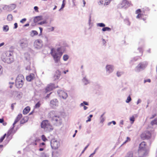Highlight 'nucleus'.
<instances>
[{"label":"nucleus","instance_id":"1","mask_svg":"<svg viewBox=\"0 0 157 157\" xmlns=\"http://www.w3.org/2000/svg\"><path fill=\"white\" fill-rule=\"evenodd\" d=\"M51 53L56 63L59 62L63 53L62 52L61 48H58L56 50L54 48L51 49Z\"/></svg>","mask_w":157,"mask_h":157},{"label":"nucleus","instance_id":"2","mask_svg":"<svg viewBox=\"0 0 157 157\" xmlns=\"http://www.w3.org/2000/svg\"><path fill=\"white\" fill-rule=\"evenodd\" d=\"M1 59L4 62L8 63H12L14 61L13 54L10 51H7L3 53Z\"/></svg>","mask_w":157,"mask_h":157},{"label":"nucleus","instance_id":"3","mask_svg":"<svg viewBox=\"0 0 157 157\" xmlns=\"http://www.w3.org/2000/svg\"><path fill=\"white\" fill-rule=\"evenodd\" d=\"M25 78L23 75H19L17 77L15 80V86L18 88H20L22 87L24 83Z\"/></svg>","mask_w":157,"mask_h":157},{"label":"nucleus","instance_id":"4","mask_svg":"<svg viewBox=\"0 0 157 157\" xmlns=\"http://www.w3.org/2000/svg\"><path fill=\"white\" fill-rule=\"evenodd\" d=\"M41 127L46 131H50L53 129L52 126L48 120H43L41 122Z\"/></svg>","mask_w":157,"mask_h":157},{"label":"nucleus","instance_id":"5","mask_svg":"<svg viewBox=\"0 0 157 157\" xmlns=\"http://www.w3.org/2000/svg\"><path fill=\"white\" fill-rule=\"evenodd\" d=\"M140 137L143 140L150 139L151 137V133L149 131H145L140 134Z\"/></svg>","mask_w":157,"mask_h":157},{"label":"nucleus","instance_id":"6","mask_svg":"<svg viewBox=\"0 0 157 157\" xmlns=\"http://www.w3.org/2000/svg\"><path fill=\"white\" fill-rule=\"evenodd\" d=\"M52 121L54 125L57 126L61 125L62 123V120L59 116H55L53 117L52 119Z\"/></svg>","mask_w":157,"mask_h":157},{"label":"nucleus","instance_id":"7","mask_svg":"<svg viewBox=\"0 0 157 157\" xmlns=\"http://www.w3.org/2000/svg\"><path fill=\"white\" fill-rule=\"evenodd\" d=\"M149 151L147 149H138V157H145L148 154Z\"/></svg>","mask_w":157,"mask_h":157},{"label":"nucleus","instance_id":"8","mask_svg":"<svg viewBox=\"0 0 157 157\" xmlns=\"http://www.w3.org/2000/svg\"><path fill=\"white\" fill-rule=\"evenodd\" d=\"M51 146L53 149H57L59 146V142L56 140H52L51 142Z\"/></svg>","mask_w":157,"mask_h":157},{"label":"nucleus","instance_id":"9","mask_svg":"<svg viewBox=\"0 0 157 157\" xmlns=\"http://www.w3.org/2000/svg\"><path fill=\"white\" fill-rule=\"evenodd\" d=\"M57 92L59 96L65 99L67 96V93L62 90H59Z\"/></svg>","mask_w":157,"mask_h":157},{"label":"nucleus","instance_id":"10","mask_svg":"<svg viewBox=\"0 0 157 157\" xmlns=\"http://www.w3.org/2000/svg\"><path fill=\"white\" fill-rule=\"evenodd\" d=\"M144 13V11H142L140 9L137 10L136 11V13L137 14L136 18H140L142 17L143 16Z\"/></svg>","mask_w":157,"mask_h":157},{"label":"nucleus","instance_id":"11","mask_svg":"<svg viewBox=\"0 0 157 157\" xmlns=\"http://www.w3.org/2000/svg\"><path fill=\"white\" fill-rule=\"evenodd\" d=\"M34 44L36 48H39L42 46V41L40 40H37L35 41Z\"/></svg>","mask_w":157,"mask_h":157},{"label":"nucleus","instance_id":"12","mask_svg":"<svg viewBox=\"0 0 157 157\" xmlns=\"http://www.w3.org/2000/svg\"><path fill=\"white\" fill-rule=\"evenodd\" d=\"M58 101L56 99L52 100L50 101V105L53 108H55V107L58 105Z\"/></svg>","mask_w":157,"mask_h":157},{"label":"nucleus","instance_id":"13","mask_svg":"<svg viewBox=\"0 0 157 157\" xmlns=\"http://www.w3.org/2000/svg\"><path fill=\"white\" fill-rule=\"evenodd\" d=\"M55 88L54 84H50L48 85L45 89L46 93L52 90Z\"/></svg>","mask_w":157,"mask_h":157},{"label":"nucleus","instance_id":"14","mask_svg":"<svg viewBox=\"0 0 157 157\" xmlns=\"http://www.w3.org/2000/svg\"><path fill=\"white\" fill-rule=\"evenodd\" d=\"M146 65V63H140L136 67V71H139L140 69H144Z\"/></svg>","mask_w":157,"mask_h":157},{"label":"nucleus","instance_id":"15","mask_svg":"<svg viewBox=\"0 0 157 157\" xmlns=\"http://www.w3.org/2000/svg\"><path fill=\"white\" fill-rule=\"evenodd\" d=\"M146 143L145 141H143L139 144L138 149H147L146 148Z\"/></svg>","mask_w":157,"mask_h":157},{"label":"nucleus","instance_id":"16","mask_svg":"<svg viewBox=\"0 0 157 157\" xmlns=\"http://www.w3.org/2000/svg\"><path fill=\"white\" fill-rule=\"evenodd\" d=\"M121 7L126 8L129 6L128 2L126 0H124L121 3Z\"/></svg>","mask_w":157,"mask_h":157},{"label":"nucleus","instance_id":"17","mask_svg":"<svg viewBox=\"0 0 157 157\" xmlns=\"http://www.w3.org/2000/svg\"><path fill=\"white\" fill-rule=\"evenodd\" d=\"M61 75V72L59 70H57L55 72L54 78L55 80H57L59 79Z\"/></svg>","mask_w":157,"mask_h":157},{"label":"nucleus","instance_id":"18","mask_svg":"<svg viewBox=\"0 0 157 157\" xmlns=\"http://www.w3.org/2000/svg\"><path fill=\"white\" fill-rule=\"evenodd\" d=\"M35 78V75L33 74H31L26 77V79L28 81H31Z\"/></svg>","mask_w":157,"mask_h":157},{"label":"nucleus","instance_id":"19","mask_svg":"<svg viewBox=\"0 0 157 157\" xmlns=\"http://www.w3.org/2000/svg\"><path fill=\"white\" fill-rule=\"evenodd\" d=\"M106 71L109 73L112 72L113 71V67L110 65H107L106 67Z\"/></svg>","mask_w":157,"mask_h":157},{"label":"nucleus","instance_id":"20","mask_svg":"<svg viewBox=\"0 0 157 157\" xmlns=\"http://www.w3.org/2000/svg\"><path fill=\"white\" fill-rule=\"evenodd\" d=\"M22 115L21 113L19 114L17 116L14 123L13 124V126L17 122H18L20 119L22 117Z\"/></svg>","mask_w":157,"mask_h":157},{"label":"nucleus","instance_id":"21","mask_svg":"<svg viewBox=\"0 0 157 157\" xmlns=\"http://www.w3.org/2000/svg\"><path fill=\"white\" fill-rule=\"evenodd\" d=\"M30 108L29 106H27L23 110V113L24 114H27L30 111Z\"/></svg>","mask_w":157,"mask_h":157},{"label":"nucleus","instance_id":"22","mask_svg":"<svg viewBox=\"0 0 157 157\" xmlns=\"http://www.w3.org/2000/svg\"><path fill=\"white\" fill-rule=\"evenodd\" d=\"M42 16H37L35 17L34 21L35 22H36L38 21L42 20Z\"/></svg>","mask_w":157,"mask_h":157},{"label":"nucleus","instance_id":"23","mask_svg":"<svg viewBox=\"0 0 157 157\" xmlns=\"http://www.w3.org/2000/svg\"><path fill=\"white\" fill-rule=\"evenodd\" d=\"M151 124L152 125L154 124L157 125V117L151 121Z\"/></svg>","mask_w":157,"mask_h":157},{"label":"nucleus","instance_id":"24","mask_svg":"<svg viewBox=\"0 0 157 157\" xmlns=\"http://www.w3.org/2000/svg\"><path fill=\"white\" fill-rule=\"evenodd\" d=\"M41 105L40 102V101H39L34 106V109H37L39 108Z\"/></svg>","mask_w":157,"mask_h":157},{"label":"nucleus","instance_id":"25","mask_svg":"<svg viewBox=\"0 0 157 157\" xmlns=\"http://www.w3.org/2000/svg\"><path fill=\"white\" fill-rule=\"evenodd\" d=\"M38 34L37 32L35 30H32L31 32V35L32 36H33L35 35H37Z\"/></svg>","mask_w":157,"mask_h":157},{"label":"nucleus","instance_id":"26","mask_svg":"<svg viewBox=\"0 0 157 157\" xmlns=\"http://www.w3.org/2000/svg\"><path fill=\"white\" fill-rule=\"evenodd\" d=\"M111 30V29L109 27H104L102 29V31H110Z\"/></svg>","mask_w":157,"mask_h":157},{"label":"nucleus","instance_id":"27","mask_svg":"<svg viewBox=\"0 0 157 157\" xmlns=\"http://www.w3.org/2000/svg\"><path fill=\"white\" fill-rule=\"evenodd\" d=\"M69 56L67 55H64L63 56V59L65 61L67 60Z\"/></svg>","mask_w":157,"mask_h":157},{"label":"nucleus","instance_id":"28","mask_svg":"<svg viewBox=\"0 0 157 157\" xmlns=\"http://www.w3.org/2000/svg\"><path fill=\"white\" fill-rule=\"evenodd\" d=\"M124 73L123 71H118L117 73V76L119 77L121 76L122 74Z\"/></svg>","mask_w":157,"mask_h":157},{"label":"nucleus","instance_id":"29","mask_svg":"<svg viewBox=\"0 0 157 157\" xmlns=\"http://www.w3.org/2000/svg\"><path fill=\"white\" fill-rule=\"evenodd\" d=\"M130 120L131 122V123L132 124L135 121V118L133 116L131 117L130 118Z\"/></svg>","mask_w":157,"mask_h":157},{"label":"nucleus","instance_id":"30","mask_svg":"<svg viewBox=\"0 0 157 157\" xmlns=\"http://www.w3.org/2000/svg\"><path fill=\"white\" fill-rule=\"evenodd\" d=\"M27 117H23L21 121V123L23 124L27 121V120H25V119H27Z\"/></svg>","mask_w":157,"mask_h":157},{"label":"nucleus","instance_id":"31","mask_svg":"<svg viewBox=\"0 0 157 157\" xmlns=\"http://www.w3.org/2000/svg\"><path fill=\"white\" fill-rule=\"evenodd\" d=\"M124 21L125 24L128 25H130V22L129 21L128 19H125L124 20Z\"/></svg>","mask_w":157,"mask_h":157},{"label":"nucleus","instance_id":"32","mask_svg":"<svg viewBox=\"0 0 157 157\" xmlns=\"http://www.w3.org/2000/svg\"><path fill=\"white\" fill-rule=\"evenodd\" d=\"M41 139L42 140L44 141H46L48 140L46 137L44 135H43L41 136Z\"/></svg>","mask_w":157,"mask_h":157},{"label":"nucleus","instance_id":"33","mask_svg":"<svg viewBox=\"0 0 157 157\" xmlns=\"http://www.w3.org/2000/svg\"><path fill=\"white\" fill-rule=\"evenodd\" d=\"M6 134H5L2 136L0 139V143H1L2 142L3 140L5 138L6 136Z\"/></svg>","mask_w":157,"mask_h":157},{"label":"nucleus","instance_id":"34","mask_svg":"<svg viewBox=\"0 0 157 157\" xmlns=\"http://www.w3.org/2000/svg\"><path fill=\"white\" fill-rule=\"evenodd\" d=\"M3 30L6 31H7L9 30V27L7 25H4L3 26Z\"/></svg>","mask_w":157,"mask_h":157},{"label":"nucleus","instance_id":"35","mask_svg":"<svg viewBox=\"0 0 157 157\" xmlns=\"http://www.w3.org/2000/svg\"><path fill=\"white\" fill-rule=\"evenodd\" d=\"M97 25L100 27H104L105 26V25L103 23H99L97 24Z\"/></svg>","mask_w":157,"mask_h":157},{"label":"nucleus","instance_id":"36","mask_svg":"<svg viewBox=\"0 0 157 157\" xmlns=\"http://www.w3.org/2000/svg\"><path fill=\"white\" fill-rule=\"evenodd\" d=\"M131 100V98L130 96H129L127 98V99L126 100V103H129Z\"/></svg>","mask_w":157,"mask_h":157},{"label":"nucleus","instance_id":"37","mask_svg":"<svg viewBox=\"0 0 157 157\" xmlns=\"http://www.w3.org/2000/svg\"><path fill=\"white\" fill-rule=\"evenodd\" d=\"M131 140V139L129 137H127V139L123 143V144H124L128 142H129Z\"/></svg>","mask_w":157,"mask_h":157},{"label":"nucleus","instance_id":"38","mask_svg":"<svg viewBox=\"0 0 157 157\" xmlns=\"http://www.w3.org/2000/svg\"><path fill=\"white\" fill-rule=\"evenodd\" d=\"M105 3H104V5H107L109 4L110 2V0H105Z\"/></svg>","mask_w":157,"mask_h":157},{"label":"nucleus","instance_id":"39","mask_svg":"<svg viewBox=\"0 0 157 157\" xmlns=\"http://www.w3.org/2000/svg\"><path fill=\"white\" fill-rule=\"evenodd\" d=\"M157 115V114L156 113H154L153 114H152L150 117L149 119H151L153 118L154 117H156Z\"/></svg>","mask_w":157,"mask_h":157},{"label":"nucleus","instance_id":"40","mask_svg":"<svg viewBox=\"0 0 157 157\" xmlns=\"http://www.w3.org/2000/svg\"><path fill=\"white\" fill-rule=\"evenodd\" d=\"M7 19H9V20H12L13 19V16L11 15H9L7 17Z\"/></svg>","mask_w":157,"mask_h":157},{"label":"nucleus","instance_id":"41","mask_svg":"<svg viewBox=\"0 0 157 157\" xmlns=\"http://www.w3.org/2000/svg\"><path fill=\"white\" fill-rule=\"evenodd\" d=\"M84 105H88V103L87 102L83 101V103H81L80 104L81 106H83Z\"/></svg>","mask_w":157,"mask_h":157},{"label":"nucleus","instance_id":"42","mask_svg":"<svg viewBox=\"0 0 157 157\" xmlns=\"http://www.w3.org/2000/svg\"><path fill=\"white\" fill-rule=\"evenodd\" d=\"M47 21H41L38 23V24L40 25H42L43 24H46L47 23Z\"/></svg>","mask_w":157,"mask_h":157},{"label":"nucleus","instance_id":"43","mask_svg":"<svg viewBox=\"0 0 157 157\" xmlns=\"http://www.w3.org/2000/svg\"><path fill=\"white\" fill-rule=\"evenodd\" d=\"M41 157H47V156L45 153H42L41 154Z\"/></svg>","mask_w":157,"mask_h":157},{"label":"nucleus","instance_id":"44","mask_svg":"<svg viewBox=\"0 0 157 157\" xmlns=\"http://www.w3.org/2000/svg\"><path fill=\"white\" fill-rule=\"evenodd\" d=\"M26 20V19L25 18L22 19L20 21V22L21 23H24Z\"/></svg>","mask_w":157,"mask_h":157},{"label":"nucleus","instance_id":"45","mask_svg":"<svg viewBox=\"0 0 157 157\" xmlns=\"http://www.w3.org/2000/svg\"><path fill=\"white\" fill-rule=\"evenodd\" d=\"M64 1H65V0H63V3L62 4V6H61V8H60V9L63 8L64 7V6H65V4L64 2Z\"/></svg>","mask_w":157,"mask_h":157},{"label":"nucleus","instance_id":"46","mask_svg":"<svg viewBox=\"0 0 157 157\" xmlns=\"http://www.w3.org/2000/svg\"><path fill=\"white\" fill-rule=\"evenodd\" d=\"M98 3L99 5L103 4L104 3V1L102 0H100L98 2Z\"/></svg>","mask_w":157,"mask_h":157},{"label":"nucleus","instance_id":"47","mask_svg":"<svg viewBox=\"0 0 157 157\" xmlns=\"http://www.w3.org/2000/svg\"><path fill=\"white\" fill-rule=\"evenodd\" d=\"M14 83L13 82H10L9 83V84L10 85V88H12L13 87V85L14 84Z\"/></svg>","mask_w":157,"mask_h":157},{"label":"nucleus","instance_id":"48","mask_svg":"<svg viewBox=\"0 0 157 157\" xmlns=\"http://www.w3.org/2000/svg\"><path fill=\"white\" fill-rule=\"evenodd\" d=\"M147 82H151V80L150 79H148L147 80H144V83Z\"/></svg>","mask_w":157,"mask_h":157},{"label":"nucleus","instance_id":"49","mask_svg":"<svg viewBox=\"0 0 157 157\" xmlns=\"http://www.w3.org/2000/svg\"><path fill=\"white\" fill-rule=\"evenodd\" d=\"M38 7L36 6H35L34 7V9L35 10L36 12H38Z\"/></svg>","mask_w":157,"mask_h":157},{"label":"nucleus","instance_id":"50","mask_svg":"<svg viewBox=\"0 0 157 157\" xmlns=\"http://www.w3.org/2000/svg\"><path fill=\"white\" fill-rule=\"evenodd\" d=\"M2 67L0 65V75L2 74Z\"/></svg>","mask_w":157,"mask_h":157},{"label":"nucleus","instance_id":"51","mask_svg":"<svg viewBox=\"0 0 157 157\" xmlns=\"http://www.w3.org/2000/svg\"><path fill=\"white\" fill-rule=\"evenodd\" d=\"M48 29L49 31H53L54 30V27H51L48 28Z\"/></svg>","mask_w":157,"mask_h":157},{"label":"nucleus","instance_id":"52","mask_svg":"<svg viewBox=\"0 0 157 157\" xmlns=\"http://www.w3.org/2000/svg\"><path fill=\"white\" fill-rule=\"evenodd\" d=\"M112 123L114 125H115L116 124V122L114 121H113L111 122H109L108 123V125H109Z\"/></svg>","mask_w":157,"mask_h":157},{"label":"nucleus","instance_id":"53","mask_svg":"<svg viewBox=\"0 0 157 157\" xmlns=\"http://www.w3.org/2000/svg\"><path fill=\"white\" fill-rule=\"evenodd\" d=\"M14 29H16L17 27V23H15L14 24Z\"/></svg>","mask_w":157,"mask_h":157},{"label":"nucleus","instance_id":"54","mask_svg":"<svg viewBox=\"0 0 157 157\" xmlns=\"http://www.w3.org/2000/svg\"><path fill=\"white\" fill-rule=\"evenodd\" d=\"M16 103L12 104L11 105V107L12 110L14 108V105Z\"/></svg>","mask_w":157,"mask_h":157},{"label":"nucleus","instance_id":"55","mask_svg":"<svg viewBox=\"0 0 157 157\" xmlns=\"http://www.w3.org/2000/svg\"><path fill=\"white\" fill-rule=\"evenodd\" d=\"M88 119L86 121V122H88L90 121L91 120V119L90 117H88Z\"/></svg>","mask_w":157,"mask_h":157},{"label":"nucleus","instance_id":"56","mask_svg":"<svg viewBox=\"0 0 157 157\" xmlns=\"http://www.w3.org/2000/svg\"><path fill=\"white\" fill-rule=\"evenodd\" d=\"M39 29H40V34H41L42 33V30H43V29L41 27H39Z\"/></svg>","mask_w":157,"mask_h":157},{"label":"nucleus","instance_id":"57","mask_svg":"<svg viewBox=\"0 0 157 157\" xmlns=\"http://www.w3.org/2000/svg\"><path fill=\"white\" fill-rule=\"evenodd\" d=\"M39 140H37V139H36V140H35V143H34V144L35 145H37V144L36 143V142L37 141H39Z\"/></svg>","mask_w":157,"mask_h":157},{"label":"nucleus","instance_id":"58","mask_svg":"<svg viewBox=\"0 0 157 157\" xmlns=\"http://www.w3.org/2000/svg\"><path fill=\"white\" fill-rule=\"evenodd\" d=\"M82 2H83V6L84 7V6H85V5L86 2L85 0H83Z\"/></svg>","mask_w":157,"mask_h":157},{"label":"nucleus","instance_id":"59","mask_svg":"<svg viewBox=\"0 0 157 157\" xmlns=\"http://www.w3.org/2000/svg\"><path fill=\"white\" fill-rule=\"evenodd\" d=\"M4 122V119H0V123H2Z\"/></svg>","mask_w":157,"mask_h":157},{"label":"nucleus","instance_id":"60","mask_svg":"<svg viewBox=\"0 0 157 157\" xmlns=\"http://www.w3.org/2000/svg\"><path fill=\"white\" fill-rule=\"evenodd\" d=\"M120 124H122V125H123V124H124V121L123 120H121V121H120Z\"/></svg>","mask_w":157,"mask_h":157},{"label":"nucleus","instance_id":"61","mask_svg":"<svg viewBox=\"0 0 157 157\" xmlns=\"http://www.w3.org/2000/svg\"><path fill=\"white\" fill-rule=\"evenodd\" d=\"M83 106L84 109V110H86L87 109V107H86V106H85L84 105H83Z\"/></svg>","mask_w":157,"mask_h":157},{"label":"nucleus","instance_id":"62","mask_svg":"<svg viewBox=\"0 0 157 157\" xmlns=\"http://www.w3.org/2000/svg\"><path fill=\"white\" fill-rule=\"evenodd\" d=\"M10 132V131L7 134V136L8 137L10 135V133L11 132Z\"/></svg>","mask_w":157,"mask_h":157},{"label":"nucleus","instance_id":"63","mask_svg":"<svg viewBox=\"0 0 157 157\" xmlns=\"http://www.w3.org/2000/svg\"><path fill=\"white\" fill-rule=\"evenodd\" d=\"M11 6L14 8H15L16 7V5L15 4H13L11 5Z\"/></svg>","mask_w":157,"mask_h":157},{"label":"nucleus","instance_id":"64","mask_svg":"<svg viewBox=\"0 0 157 157\" xmlns=\"http://www.w3.org/2000/svg\"><path fill=\"white\" fill-rule=\"evenodd\" d=\"M45 144L43 142L40 144V146L41 145H44Z\"/></svg>","mask_w":157,"mask_h":157}]
</instances>
